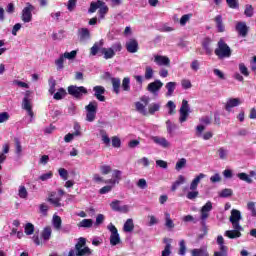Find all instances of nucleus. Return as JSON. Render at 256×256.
Wrapping results in <instances>:
<instances>
[{"mask_svg":"<svg viewBox=\"0 0 256 256\" xmlns=\"http://www.w3.org/2000/svg\"><path fill=\"white\" fill-rule=\"evenodd\" d=\"M24 232L27 235H33V233H35V226L32 223H27L24 228Z\"/></svg>","mask_w":256,"mask_h":256,"instance_id":"obj_59","label":"nucleus"},{"mask_svg":"<svg viewBox=\"0 0 256 256\" xmlns=\"http://www.w3.org/2000/svg\"><path fill=\"white\" fill-rule=\"evenodd\" d=\"M101 137H102V143L106 145V147H109L111 145V138L107 135V132L104 130L101 131Z\"/></svg>","mask_w":256,"mask_h":256,"instance_id":"obj_54","label":"nucleus"},{"mask_svg":"<svg viewBox=\"0 0 256 256\" xmlns=\"http://www.w3.org/2000/svg\"><path fill=\"white\" fill-rule=\"evenodd\" d=\"M101 5H104L103 0H98L97 2H91L88 13H95V11H97L101 7Z\"/></svg>","mask_w":256,"mask_h":256,"instance_id":"obj_39","label":"nucleus"},{"mask_svg":"<svg viewBox=\"0 0 256 256\" xmlns=\"http://www.w3.org/2000/svg\"><path fill=\"white\" fill-rule=\"evenodd\" d=\"M33 11H35V6L31 3H26V6L22 10L21 19L23 23H31L33 21Z\"/></svg>","mask_w":256,"mask_h":256,"instance_id":"obj_7","label":"nucleus"},{"mask_svg":"<svg viewBox=\"0 0 256 256\" xmlns=\"http://www.w3.org/2000/svg\"><path fill=\"white\" fill-rule=\"evenodd\" d=\"M154 63L159 67H171V60L163 55H154Z\"/></svg>","mask_w":256,"mask_h":256,"instance_id":"obj_15","label":"nucleus"},{"mask_svg":"<svg viewBox=\"0 0 256 256\" xmlns=\"http://www.w3.org/2000/svg\"><path fill=\"white\" fill-rule=\"evenodd\" d=\"M108 231H110V245L112 247H115L116 245H119L121 243V236L119 235V231L117 230V227L113 224H109L107 226Z\"/></svg>","mask_w":256,"mask_h":256,"instance_id":"obj_8","label":"nucleus"},{"mask_svg":"<svg viewBox=\"0 0 256 256\" xmlns=\"http://www.w3.org/2000/svg\"><path fill=\"white\" fill-rule=\"evenodd\" d=\"M135 229V224L133 223V219L129 218L126 220L123 226L124 233H131Z\"/></svg>","mask_w":256,"mask_h":256,"instance_id":"obj_31","label":"nucleus"},{"mask_svg":"<svg viewBox=\"0 0 256 256\" xmlns=\"http://www.w3.org/2000/svg\"><path fill=\"white\" fill-rule=\"evenodd\" d=\"M201 179H205V174L200 173L196 176L190 183L189 189H197L199 187V183H201Z\"/></svg>","mask_w":256,"mask_h":256,"instance_id":"obj_28","label":"nucleus"},{"mask_svg":"<svg viewBox=\"0 0 256 256\" xmlns=\"http://www.w3.org/2000/svg\"><path fill=\"white\" fill-rule=\"evenodd\" d=\"M63 63H65V58L61 54L60 57L55 60L57 71H63V69H65V66L63 65Z\"/></svg>","mask_w":256,"mask_h":256,"instance_id":"obj_48","label":"nucleus"},{"mask_svg":"<svg viewBox=\"0 0 256 256\" xmlns=\"http://www.w3.org/2000/svg\"><path fill=\"white\" fill-rule=\"evenodd\" d=\"M108 11H109V7H107V5L104 2V5H101L98 11L100 19H105V15H107Z\"/></svg>","mask_w":256,"mask_h":256,"instance_id":"obj_53","label":"nucleus"},{"mask_svg":"<svg viewBox=\"0 0 256 256\" xmlns=\"http://www.w3.org/2000/svg\"><path fill=\"white\" fill-rule=\"evenodd\" d=\"M180 117H179V122L180 123H185L187 119L189 118V113H191V107L189 106V101L187 100H182V105L179 110Z\"/></svg>","mask_w":256,"mask_h":256,"instance_id":"obj_9","label":"nucleus"},{"mask_svg":"<svg viewBox=\"0 0 256 256\" xmlns=\"http://www.w3.org/2000/svg\"><path fill=\"white\" fill-rule=\"evenodd\" d=\"M40 181H49V179H53V172L49 171L48 173H44L38 178Z\"/></svg>","mask_w":256,"mask_h":256,"instance_id":"obj_63","label":"nucleus"},{"mask_svg":"<svg viewBox=\"0 0 256 256\" xmlns=\"http://www.w3.org/2000/svg\"><path fill=\"white\" fill-rule=\"evenodd\" d=\"M87 245V239L80 237L78 242L75 244V248L70 249L67 256H91L93 255V250L85 246Z\"/></svg>","mask_w":256,"mask_h":256,"instance_id":"obj_1","label":"nucleus"},{"mask_svg":"<svg viewBox=\"0 0 256 256\" xmlns=\"http://www.w3.org/2000/svg\"><path fill=\"white\" fill-rule=\"evenodd\" d=\"M128 53H137L139 51V42L135 38L129 39L125 44Z\"/></svg>","mask_w":256,"mask_h":256,"instance_id":"obj_18","label":"nucleus"},{"mask_svg":"<svg viewBox=\"0 0 256 256\" xmlns=\"http://www.w3.org/2000/svg\"><path fill=\"white\" fill-rule=\"evenodd\" d=\"M52 234L53 229H51V226H46L41 232V239L44 241V243H47V241L51 239Z\"/></svg>","mask_w":256,"mask_h":256,"instance_id":"obj_24","label":"nucleus"},{"mask_svg":"<svg viewBox=\"0 0 256 256\" xmlns=\"http://www.w3.org/2000/svg\"><path fill=\"white\" fill-rule=\"evenodd\" d=\"M233 230H226L224 232V236L228 237V239H239L241 237V231H243V226H240V228L232 227Z\"/></svg>","mask_w":256,"mask_h":256,"instance_id":"obj_17","label":"nucleus"},{"mask_svg":"<svg viewBox=\"0 0 256 256\" xmlns=\"http://www.w3.org/2000/svg\"><path fill=\"white\" fill-rule=\"evenodd\" d=\"M244 15L246 17H253V15H255V9L253 8V5L248 4L245 6Z\"/></svg>","mask_w":256,"mask_h":256,"instance_id":"obj_49","label":"nucleus"},{"mask_svg":"<svg viewBox=\"0 0 256 256\" xmlns=\"http://www.w3.org/2000/svg\"><path fill=\"white\" fill-rule=\"evenodd\" d=\"M218 59H229L231 57V47L225 43L223 39H220L217 44V48L214 51Z\"/></svg>","mask_w":256,"mask_h":256,"instance_id":"obj_2","label":"nucleus"},{"mask_svg":"<svg viewBox=\"0 0 256 256\" xmlns=\"http://www.w3.org/2000/svg\"><path fill=\"white\" fill-rule=\"evenodd\" d=\"M185 176L183 175H179L177 180L172 184L171 186V191H177V188L180 186V185H183L185 184Z\"/></svg>","mask_w":256,"mask_h":256,"instance_id":"obj_34","label":"nucleus"},{"mask_svg":"<svg viewBox=\"0 0 256 256\" xmlns=\"http://www.w3.org/2000/svg\"><path fill=\"white\" fill-rule=\"evenodd\" d=\"M236 176L240 181H245V183H248L249 185L253 183V179H251V177L245 172L238 173Z\"/></svg>","mask_w":256,"mask_h":256,"instance_id":"obj_41","label":"nucleus"},{"mask_svg":"<svg viewBox=\"0 0 256 256\" xmlns=\"http://www.w3.org/2000/svg\"><path fill=\"white\" fill-rule=\"evenodd\" d=\"M205 131V126L203 125H198L196 127V135L198 137H202V139L204 141H209V139H213V132L211 131H208L206 133L203 134V132Z\"/></svg>","mask_w":256,"mask_h":256,"instance_id":"obj_16","label":"nucleus"},{"mask_svg":"<svg viewBox=\"0 0 256 256\" xmlns=\"http://www.w3.org/2000/svg\"><path fill=\"white\" fill-rule=\"evenodd\" d=\"M166 127H167V132L169 133V135H173V131H175L177 129V125L173 124V122H171V120L166 121Z\"/></svg>","mask_w":256,"mask_h":256,"instance_id":"obj_56","label":"nucleus"},{"mask_svg":"<svg viewBox=\"0 0 256 256\" xmlns=\"http://www.w3.org/2000/svg\"><path fill=\"white\" fill-rule=\"evenodd\" d=\"M217 245H219V251L214 252V256H227L229 248L225 246V239L219 235L216 240Z\"/></svg>","mask_w":256,"mask_h":256,"instance_id":"obj_13","label":"nucleus"},{"mask_svg":"<svg viewBox=\"0 0 256 256\" xmlns=\"http://www.w3.org/2000/svg\"><path fill=\"white\" fill-rule=\"evenodd\" d=\"M241 219H243V217L241 216V211L237 210V209H232L231 210V215L229 218L230 223L232 224V227H236L238 229H241V224L240 221Z\"/></svg>","mask_w":256,"mask_h":256,"instance_id":"obj_12","label":"nucleus"},{"mask_svg":"<svg viewBox=\"0 0 256 256\" xmlns=\"http://www.w3.org/2000/svg\"><path fill=\"white\" fill-rule=\"evenodd\" d=\"M47 201L55 207H63V204H61V197H57V192H51L48 196Z\"/></svg>","mask_w":256,"mask_h":256,"instance_id":"obj_22","label":"nucleus"},{"mask_svg":"<svg viewBox=\"0 0 256 256\" xmlns=\"http://www.w3.org/2000/svg\"><path fill=\"white\" fill-rule=\"evenodd\" d=\"M101 53L104 55V59H113L115 57L113 48H102Z\"/></svg>","mask_w":256,"mask_h":256,"instance_id":"obj_33","label":"nucleus"},{"mask_svg":"<svg viewBox=\"0 0 256 256\" xmlns=\"http://www.w3.org/2000/svg\"><path fill=\"white\" fill-rule=\"evenodd\" d=\"M211 211H213V202L211 201H207L200 209V224L203 229H207V219H209Z\"/></svg>","mask_w":256,"mask_h":256,"instance_id":"obj_3","label":"nucleus"},{"mask_svg":"<svg viewBox=\"0 0 256 256\" xmlns=\"http://www.w3.org/2000/svg\"><path fill=\"white\" fill-rule=\"evenodd\" d=\"M185 253H187V246L185 245V240H180L178 254L181 256H185Z\"/></svg>","mask_w":256,"mask_h":256,"instance_id":"obj_55","label":"nucleus"},{"mask_svg":"<svg viewBox=\"0 0 256 256\" xmlns=\"http://www.w3.org/2000/svg\"><path fill=\"white\" fill-rule=\"evenodd\" d=\"M22 109L33 119V106L31 105V91L27 90L22 101Z\"/></svg>","mask_w":256,"mask_h":256,"instance_id":"obj_10","label":"nucleus"},{"mask_svg":"<svg viewBox=\"0 0 256 256\" xmlns=\"http://www.w3.org/2000/svg\"><path fill=\"white\" fill-rule=\"evenodd\" d=\"M78 227H82L84 229H89L93 227L92 219H83L80 223H78Z\"/></svg>","mask_w":256,"mask_h":256,"instance_id":"obj_46","label":"nucleus"},{"mask_svg":"<svg viewBox=\"0 0 256 256\" xmlns=\"http://www.w3.org/2000/svg\"><path fill=\"white\" fill-rule=\"evenodd\" d=\"M247 209H248V211H250L252 217H256L255 202H248Z\"/></svg>","mask_w":256,"mask_h":256,"instance_id":"obj_60","label":"nucleus"},{"mask_svg":"<svg viewBox=\"0 0 256 256\" xmlns=\"http://www.w3.org/2000/svg\"><path fill=\"white\" fill-rule=\"evenodd\" d=\"M93 92H94V97H96L98 101H101L102 103L105 102V87L94 86Z\"/></svg>","mask_w":256,"mask_h":256,"instance_id":"obj_20","label":"nucleus"},{"mask_svg":"<svg viewBox=\"0 0 256 256\" xmlns=\"http://www.w3.org/2000/svg\"><path fill=\"white\" fill-rule=\"evenodd\" d=\"M98 107H99V104L97 103V101H91L87 106H85L86 121H88V123H93V121H95V117H97Z\"/></svg>","mask_w":256,"mask_h":256,"instance_id":"obj_5","label":"nucleus"},{"mask_svg":"<svg viewBox=\"0 0 256 256\" xmlns=\"http://www.w3.org/2000/svg\"><path fill=\"white\" fill-rule=\"evenodd\" d=\"M236 31L239 33L241 37H247V33L249 28L247 27V23L245 22H238L236 24Z\"/></svg>","mask_w":256,"mask_h":256,"instance_id":"obj_23","label":"nucleus"},{"mask_svg":"<svg viewBox=\"0 0 256 256\" xmlns=\"http://www.w3.org/2000/svg\"><path fill=\"white\" fill-rule=\"evenodd\" d=\"M14 141H15V153L17 157H21L23 153V146H21V141L19 140V138H15Z\"/></svg>","mask_w":256,"mask_h":256,"instance_id":"obj_45","label":"nucleus"},{"mask_svg":"<svg viewBox=\"0 0 256 256\" xmlns=\"http://www.w3.org/2000/svg\"><path fill=\"white\" fill-rule=\"evenodd\" d=\"M122 89H123V91H130L131 90V79L129 77H125L122 80Z\"/></svg>","mask_w":256,"mask_h":256,"instance_id":"obj_51","label":"nucleus"},{"mask_svg":"<svg viewBox=\"0 0 256 256\" xmlns=\"http://www.w3.org/2000/svg\"><path fill=\"white\" fill-rule=\"evenodd\" d=\"M103 47V40H100L99 42L94 43V45L90 48V55L92 57H95Z\"/></svg>","mask_w":256,"mask_h":256,"instance_id":"obj_30","label":"nucleus"},{"mask_svg":"<svg viewBox=\"0 0 256 256\" xmlns=\"http://www.w3.org/2000/svg\"><path fill=\"white\" fill-rule=\"evenodd\" d=\"M68 93L69 95H72L75 99H82L83 95H87L88 91L87 88L84 86H69L68 87Z\"/></svg>","mask_w":256,"mask_h":256,"instance_id":"obj_6","label":"nucleus"},{"mask_svg":"<svg viewBox=\"0 0 256 256\" xmlns=\"http://www.w3.org/2000/svg\"><path fill=\"white\" fill-rule=\"evenodd\" d=\"M166 94L165 97H173V93H175V89H177V82H168L165 85Z\"/></svg>","mask_w":256,"mask_h":256,"instance_id":"obj_26","label":"nucleus"},{"mask_svg":"<svg viewBox=\"0 0 256 256\" xmlns=\"http://www.w3.org/2000/svg\"><path fill=\"white\" fill-rule=\"evenodd\" d=\"M64 59H68L69 61L75 59V57H77V50H73L71 52H65L64 54H62Z\"/></svg>","mask_w":256,"mask_h":256,"instance_id":"obj_57","label":"nucleus"},{"mask_svg":"<svg viewBox=\"0 0 256 256\" xmlns=\"http://www.w3.org/2000/svg\"><path fill=\"white\" fill-rule=\"evenodd\" d=\"M111 83H112L114 93H116V95H119L120 89H121V79L111 78Z\"/></svg>","mask_w":256,"mask_h":256,"instance_id":"obj_32","label":"nucleus"},{"mask_svg":"<svg viewBox=\"0 0 256 256\" xmlns=\"http://www.w3.org/2000/svg\"><path fill=\"white\" fill-rule=\"evenodd\" d=\"M62 223L63 221L61 220V218L57 214H54L52 218V225L54 229H56V231H59V229H61Z\"/></svg>","mask_w":256,"mask_h":256,"instance_id":"obj_36","label":"nucleus"},{"mask_svg":"<svg viewBox=\"0 0 256 256\" xmlns=\"http://www.w3.org/2000/svg\"><path fill=\"white\" fill-rule=\"evenodd\" d=\"M159 109H161L160 103H152L148 107V113H149V115H155V113H157V111H159Z\"/></svg>","mask_w":256,"mask_h":256,"instance_id":"obj_47","label":"nucleus"},{"mask_svg":"<svg viewBox=\"0 0 256 256\" xmlns=\"http://www.w3.org/2000/svg\"><path fill=\"white\" fill-rule=\"evenodd\" d=\"M241 105V99L239 98H229L225 103V110L228 111V113H231V110L233 107H239Z\"/></svg>","mask_w":256,"mask_h":256,"instance_id":"obj_21","label":"nucleus"},{"mask_svg":"<svg viewBox=\"0 0 256 256\" xmlns=\"http://www.w3.org/2000/svg\"><path fill=\"white\" fill-rule=\"evenodd\" d=\"M226 3L230 9H239V0H226Z\"/></svg>","mask_w":256,"mask_h":256,"instance_id":"obj_62","label":"nucleus"},{"mask_svg":"<svg viewBox=\"0 0 256 256\" xmlns=\"http://www.w3.org/2000/svg\"><path fill=\"white\" fill-rule=\"evenodd\" d=\"M165 227L169 230L172 231V229H175V223L173 222V219H171V214L169 212H165Z\"/></svg>","mask_w":256,"mask_h":256,"instance_id":"obj_27","label":"nucleus"},{"mask_svg":"<svg viewBox=\"0 0 256 256\" xmlns=\"http://www.w3.org/2000/svg\"><path fill=\"white\" fill-rule=\"evenodd\" d=\"M150 101L151 98L149 96H141L140 101L135 102V109L137 113H140V115H144V117H147V115H149V112L147 111V105H149Z\"/></svg>","mask_w":256,"mask_h":256,"instance_id":"obj_4","label":"nucleus"},{"mask_svg":"<svg viewBox=\"0 0 256 256\" xmlns=\"http://www.w3.org/2000/svg\"><path fill=\"white\" fill-rule=\"evenodd\" d=\"M100 171H101L102 175H109V173H111L112 169H111V166H109V165H102V166H100Z\"/></svg>","mask_w":256,"mask_h":256,"instance_id":"obj_64","label":"nucleus"},{"mask_svg":"<svg viewBox=\"0 0 256 256\" xmlns=\"http://www.w3.org/2000/svg\"><path fill=\"white\" fill-rule=\"evenodd\" d=\"M211 43H213V40H211V38H204V40L202 41V47L206 55H211L213 53V48H211Z\"/></svg>","mask_w":256,"mask_h":256,"instance_id":"obj_25","label":"nucleus"},{"mask_svg":"<svg viewBox=\"0 0 256 256\" xmlns=\"http://www.w3.org/2000/svg\"><path fill=\"white\" fill-rule=\"evenodd\" d=\"M166 107H168L169 111L168 113L170 115H175V109H177V105H175V102L173 101H168L167 104H166Z\"/></svg>","mask_w":256,"mask_h":256,"instance_id":"obj_58","label":"nucleus"},{"mask_svg":"<svg viewBox=\"0 0 256 256\" xmlns=\"http://www.w3.org/2000/svg\"><path fill=\"white\" fill-rule=\"evenodd\" d=\"M48 85H49V90L48 93H50L51 95L55 94V87H57V80L53 77H50L48 80Z\"/></svg>","mask_w":256,"mask_h":256,"instance_id":"obj_37","label":"nucleus"},{"mask_svg":"<svg viewBox=\"0 0 256 256\" xmlns=\"http://www.w3.org/2000/svg\"><path fill=\"white\" fill-rule=\"evenodd\" d=\"M216 23V27L218 29V33H224L225 31V25H223V16L217 15L214 19Z\"/></svg>","mask_w":256,"mask_h":256,"instance_id":"obj_29","label":"nucleus"},{"mask_svg":"<svg viewBox=\"0 0 256 256\" xmlns=\"http://www.w3.org/2000/svg\"><path fill=\"white\" fill-rule=\"evenodd\" d=\"M65 95H67V91H65L64 88H59L56 93L54 92L53 99H55L56 101H61V99H63Z\"/></svg>","mask_w":256,"mask_h":256,"instance_id":"obj_44","label":"nucleus"},{"mask_svg":"<svg viewBox=\"0 0 256 256\" xmlns=\"http://www.w3.org/2000/svg\"><path fill=\"white\" fill-rule=\"evenodd\" d=\"M197 197H199V190L197 189H190L186 194V198L189 199V201H195Z\"/></svg>","mask_w":256,"mask_h":256,"instance_id":"obj_40","label":"nucleus"},{"mask_svg":"<svg viewBox=\"0 0 256 256\" xmlns=\"http://www.w3.org/2000/svg\"><path fill=\"white\" fill-rule=\"evenodd\" d=\"M218 155H219V159H221L222 161L227 160V157H229V150H227V148L225 147H220L218 149Z\"/></svg>","mask_w":256,"mask_h":256,"instance_id":"obj_42","label":"nucleus"},{"mask_svg":"<svg viewBox=\"0 0 256 256\" xmlns=\"http://www.w3.org/2000/svg\"><path fill=\"white\" fill-rule=\"evenodd\" d=\"M163 88V82L157 79L154 82H151L147 86L148 93H151L154 97H159V92Z\"/></svg>","mask_w":256,"mask_h":256,"instance_id":"obj_11","label":"nucleus"},{"mask_svg":"<svg viewBox=\"0 0 256 256\" xmlns=\"http://www.w3.org/2000/svg\"><path fill=\"white\" fill-rule=\"evenodd\" d=\"M187 166V159L181 158L177 161L175 169L176 171H181V169H184V167Z\"/></svg>","mask_w":256,"mask_h":256,"instance_id":"obj_52","label":"nucleus"},{"mask_svg":"<svg viewBox=\"0 0 256 256\" xmlns=\"http://www.w3.org/2000/svg\"><path fill=\"white\" fill-rule=\"evenodd\" d=\"M164 243L166 245L162 251V256H171V239L164 238Z\"/></svg>","mask_w":256,"mask_h":256,"instance_id":"obj_35","label":"nucleus"},{"mask_svg":"<svg viewBox=\"0 0 256 256\" xmlns=\"http://www.w3.org/2000/svg\"><path fill=\"white\" fill-rule=\"evenodd\" d=\"M153 75H154L153 68H152L151 66H146L144 78H145L147 81H149V80L153 79Z\"/></svg>","mask_w":256,"mask_h":256,"instance_id":"obj_50","label":"nucleus"},{"mask_svg":"<svg viewBox=\"0 0 256 256\" xmlns=\"http://www.w3.org/2000/svg\"><path fill=\"white\" fill-rule=\"evenodd\" d=\"M78 38L80 43H87L91 39V32L87 28H80L78 30Z\"/></svg>","mask_w":256,"mask_h":256,"instance_id":"obj_19","label":"nucleus"},{"mask_svg":"<svg viewBox=\"0 0 256 256\" xmlns=\"http://www.w3.org/2000/svg\"><path fill=\"white\" fill-rule=\"evenodd\" d=\"M192 256H209V252L205 248H196L191 251Z\"/></svg>","mask_w":256,"mask_h":256,"instance_id":"obj_38","label":"nucleus"},{"mask_svg":"<svg viewBox=\"0 0 256 256\" xmlns=\"http://www.w3.org/2000/svg\"><path fill=\"white\" fill-rule=\"evenodd\" d=\"M231 195H233V190L226 188L223 189L220 193H219V197L222 198H227V197H231Z\"/></svg>","mask_w":256,"mask_h":256,"instance_id":"obj_61","label":"nucleus"},{"mask_svg":"<svg viewBox=\"0 0 256 256\" xmlns=\"http://www.w3.org/2000/svg\"><path fill=\"white\" fill-rule=\"evenodd\" d=\"M151 140L153 143L156 145H159V147H162L163 149H169L171 147V142L167 140V138L162 137V136H152Z\"/></svg>","mask_w":256,"mask_h":256,"instance_id":"obj_14","label":"nucleus"},{"mask_svg":"<svg viewBox=\"0 0 256 256\" xmlns=\"http://www.w3.org/2000/svg\"><path fill=\"white\" fill-rule=\"evenodd\" d=\"M18 197H20V199H27V197H29V192L27 191V188H25L24 185L19 186Z\"/></svg>","mask_w":256,"mask_h":256,"instance_id":"obj_43","label":"nucleus"}]
</instances>
